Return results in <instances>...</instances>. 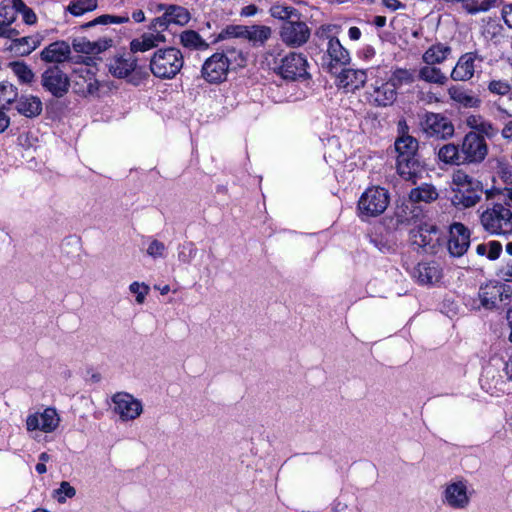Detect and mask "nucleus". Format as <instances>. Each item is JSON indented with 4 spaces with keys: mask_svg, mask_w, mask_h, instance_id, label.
I'll use <instances>...</instances> for the list:
<instances>
[{
    "mask_svg": "<svg viewBox=\"0 0 512 512\" xmlns=\"http://www.w3.org/2000/svg\"><path fill=\"white\" fill-rule=\"evenodd\" d=\"M267 66L285 80L296 81L309 77L308 61L302 53L282 54L279 47L270 48L265 54Z\"/></svg>",
    "mask_w": 512,
    "mask_h": 512,
    "instance_id": "f257e3e1",
    "label": "nucleus"
},
{
    "mask_svg": "<svg viewBox=\"0 0 512 512\" xmlns=\"http://www.w3.org/2000/svg\"><path fill=\"white\" fill-rule=\"evenodd\" d=\"M232 61L242 65L245 58L240 50L226 46L221 52H215L205 60L201 75L208 83H221L226 80Z\"/></svg>",
    "mask_w": 512,
    "mask_h": 512,
    "instance_id": "f03ea898",
    "label": "nucleus"
},
{
    "mask_svg": "<svg viewBox=\"0 0 512 512\" xmlns=\"http://www.w3.org/2000/svg\"><path fill=\"white\" fill-rule=\"evenodd\" d=\"M184 56L175 47L158 49L150 59L151 73L159 79H173L183 68Z\"/></svg>",
    "mask_w": 512,
    "mask_h": 512,
    "instance_id": "7ed1b4c3",
    "label": "nucleus"
},
{
    "mask_svg": "<svg viewBox=\"0 0 512 512\" xmlns=\"http://www.w3.org/2000/svg\"><path fill=\"white\" fill-rule=\"evenodd\" d=\"M478 213L482 228L490 235L512 233V212L503 204H494Z\"/></svg>",
    "mask_w": 512,
    "mask_h": 512,
    "instance_id": "20e7f679",
    "label": "nucleus"
},
{
    "mask_svg": "<svg viewBox=\"0 0 512 512\" xmlns=\"http://www.w3.org/2000/svg\"><path fill=\"white\" fill-rule=\"evenodd\" d=\"M389 201L390 197L386 189L379 186L369 187L358 201L359 213L365 217H376L387 209Z\"/></svg>",
    "mask_w": 512,
    "mask_h": 512,
    "instance_id": "39448f33",
    "label": "nucleus"
},
{
    "mask_svg": "<svg viewBox=\"0 0 512 512\" xmlns=\"http://www.w3.org/2000/svg\"><path fill=\"white\" fill-rule=\"evenodd\" d=\"M420 127L427 137L438 140L449 139L455 132L453 123L440 113L426 112L420 120Z\"/></svg>",
    "mask_w": 512,
    "mask_h": 512,
    "instance_id": "423d86ee",
    "label": "nucleus"
},
{
    "mask_svg": "<svg viewBox=\"0 0 512 512\" xmlns=\"http://www.w3.org/2000/svg\"><path fill=\"white\" fill-rule=\"evenodd\" d=\"M464 165H479L487 157L489 148L486 140L479 133L468 132L464 135L461 144Z\"/></svg>",
    "mask_w": 512,
    "mask_h": 512,
    "instance_id": "0eeeda50",
    "label": "nucleus"
},
{
    "mask_svg": "<svg viewBox=\"0 0 512 512\" xmlns=\"http://www.w3.org/2000/svg\"><path fill=\"white\" fill-rule=\"evenodd\" d=\"M511 289L500 283H488L479 289L480 305L485 309H499L511 301Z\"/></svg>",
    "mask_w": 512,
    "mask_h": 512,
    "instance_id": "6e6552de",
    "label": "nucleus"
},
{
    "mask_svg": "<svg viewBox=\"0 0 512 512\" xmlns=\"http://www.w3.org/2000/svg\"><path fill=\"white\" fill-rule=\"evenodd\" d=\"M111 400L114 405V413L124 422L137 419L143 412L141 400L135 398L130 393L117 392L112 396Z\"/></svg>",
    "mask_w": 512,
    "mask_h": 512,
    "instance_id": "1a4fd4ad",
    "label": "nucleus"
},
{
    "mask_svg": "<svg viewBox=\"0 0 512 512\" xmlns=\"http://www.w3.org/2000/svg\"><path fill=\"white\" fill-rule=\"evenodd\" d=\"M350 62V54L340 41L332 37L329 39L326 54L322 58V68L332 75L344 68Z\"/></svg>",
    "mask_w": 512,
    "mask_h": 512,
    "instance_id": "9d476101",
    "label": "nucleus"
},
{
    "mask_svg": "<svg viewBox=\"0 0 512 512\" xmlns=\"http://www.w3.org/2000/svg\"><path fill=\"white\" fill-rule=\"evenodd\" d=\"M42 87L56 98H62L70 88L67 74L58 66L48 67L41 75Z\"/></svg>",
    "mask_w": 512,
    "mask_h": 512,
    "instance_id": "9b49d317",
    "label": "nucleus"
},
{
    "mask_svg": "<svg viewBox=\"0 0 512 512\" xmlns=\"http://www.w3.org/2000/svg\"><path fill=\"white\" fill-rule=\"evenodd\" d=\"M279 34L284 44L292 48H298L308 42L311 31L305 22L296 18L284 22L280 28Z\"/></svg>",
    "mask_w": 512,
    "mask_h": 512,
    "instance_id": "f8f14e48",
    "label": "nucleus"
},
{
    "mask_svg": "<svg viewBox=\"0 0 512 512\" xmlns=\"http://www.w3.org/2000/svg\"><path fill=\"white\" fill-rule=\"evenodd\" d=\"M137 58L132 52L113 57L108 63L109 72L116 78H129V82L137 85Z\"/></svg>",
    "mask_w": 512,
    "mask_h": 512,
    "instance_id": "ddd939ff",
    "label": "nucleus"
},
{
    "mask_svg": "<svg viewBox=\"0 0 512 512\" xmlns=\"http://www.w3.org/2000/svg\"><path fill=\"white\" fill-rule=\"evenodd\" d=\"M60 420L57 410L47 407L42 412H35L27 416L26 429L28 431L39 430L44 433H52L58 428Z\"/></svg>",
    "mask_w": 512,
    "mask_h": 512,
    "instance_id": "4468645a",
    "label": "nucleus"
},
{
    "mask_svg": "<svg viewBox=\"0 0 512 512\" xmlns=\"http://www.w3.org/2000/svg\"><path fill=\"white\" fill-rule=\"evenodd\" d=\"M470 230L462 223L450 225L448 251L453 257L463 256L470 246Z\"/></svg>",
    "mask_w": 512,
    "mask_h": 512,
    "instance_id": "2eb2a0df",
    "label": "nucleus"
},
{
    "mask_svg": "<svg viewBox=\"0 0 512 512\" xmlns=\"http://www.w3.org/2000/svg\"><path fill=\"white\" fill-rule=\"evenodd\" d=\"M397 95V90L392 83L388 81L376 82L368 92V100L373 106L388 107L396 101Z\"/></svg>",
    "mask_w": 512,
    "mask_h": 512,
    "instance_id": "dca6fc26",
    "label": "nucleus"
},
{
    "mask_svg": "<svg viewBox=\"0 0 512 512\" xmlns=\"http://www.w3.org/2000/svg\"><path fill=\"white\" fill-rule=\"evenodd\" d=\"M476 61L482 62L483 57L475 52L465 53L458 59L451 72V78L455 81H468L475 72Z\"/></svg>",
    "mask_w": 512,
    "mask_h": 512,
    "instance_id": "f3484780",
    "label": "nucleus"
},
{
    "mask_svg": "<svg viewBox=\"0 0 512 512\" xmlns=\"http://www.w3.org/2000/svg\"><path fill=\"white\" fill-rule=\"evenodd\" d=\"M73 89L75 93L82 96L95 95L99 90V82L91 69L80 68L75 72Z\"/></svg>",
    "mask_w": 512,
    "mask_h": 512,
    "instance_id": "a211bd4d",
    "label": "nucleus"
},
{
    "mask_svg": "<svg viewBox=\"0 0 512 512\" xmlns=\"http://www.w3.org/2000/svg\"><path fill=\"white\" fill-rule=\"evenodd\" d=\"M425 170V165L418 156L397 160V172L399 176L413 184L423 178Z\"/></svg>",
    "mask_w": 512,
    "mask_h": 512,
    "instance_id": "6ab92c4d",
    "label": "nucleus"
},
{
    "mask_svg": "<svg viewBox=\"0 0 512 512\" xmlns=\"http://www.w3.org/2000/svg\"><path fill=\"white\" fill-rule=\"evenodd\" d=\"M336 76L338 85L347 91L360 89L367 81V73L362 69L343 68Z\"/></svg>",
    "mask_w": 512,
    "mask_h": 512,
    "instance_id": "aec40b11",
    "label": "nucleus"
},
{
    "mask_svg": "<svg viewBox=\"0 0 512 512\" xmlns=\"http://www.w3.org/2000/svg\"><path fill=\"white\" fill-rule=\"evenodd\" d=\"M130 19L135 23H141L145 20V14L141 9L134 10L131 16L127 13L122 15L103 14L82 25V28H90L96 25L123 24L129 22Z\"/></svg>",
    "mask_w": 512,
    "mask_h": 512,
    "instance_id": "412c9836",
    "label": "nucleus"
},
{
    "mask_svg": "<svg viewBox=\"0 0 512 512\" xmlns=\"http://www.w3.org/2000/svg\"><path fill=\"white\" fill-rule=\"evenodd\" d=\"M452 203L458 208H471L478 204L482 198V184L477 187L453 189Z\"/></svg>",
    "mask_w": 512,
    "mask_h": 512,
    "instance_id": "4be33fe9",
    "label": "nucleus"
},
{
    "mask_svg": "<svg viewBox=\"0 0 512 512\" xmlns=\"http://www.w3.org/2000/svg\"><path fill=\"white\" fill-rule=\"evenodd\" d=\"M71 54L70 45L65 41H56L49 44L40 52V58L46 63H63Z\"/></svg>",
    "mask_w": 512,
    "mask_h": 512,
    "instance_id": "5701e85b",
    "label": "nucleus"
},
{
    "mask_svg": "<svg viewBox=\"0 0 512 512\" xmlns=\"http://www.w3.org/2000/svg\"><path fill=\"white\" fill-rule=\"evenodd\" d=\"M465 123L466 126L471 129L470 132L479 133L483 140L493 139L499 133L498 128L481 115H469L466 118Z\"/></svg>",
    "mask_w": 512,
    "mask_h": 512,
    "instance_id": "b1692460",
    "label": "nucleus"
},
{
    "mask_svg": "<svg viewBox=\"0 0 512 512\" xmlns=\"http://www.w3.org/2000/svg\"><path fill=\"white\" fill-rule=\"evenodd\" d=\"M444 497L448 505L457 509H463L469 503L467 487L461 481L449 484L445 489Z\"/></svg>",
    "mask_w": 512,
    "mask_h": 512,
    "instance_id": "393cba45",
    "label": "nucleus"
},
{
    "mask_svg": "<svg viewBox=\"0 0 512 512\" xmlns=\"http://www.w3.org/2000/svg\"><path fill=\"white\" fill-rule=\"evenodd\" d=\"M15 110L27 118H34L41 114L43 109L42 101L33 95H22L17 97L14 103Z\"/></svg>",
    "mask_w": 512,
    "mask_h": 512,
    "instance_id": "a878e982",
    "label": "nucleus"
},
{
    "mask_svg": "<svg viewBox=\"0 0 512 512\" xmlns=\"http://www.w3.org/2000/svg\"><path fill=\"white\" fill-rule=\"evenodd\" d=\"M413 275L421 284H435L441 279L442 270L436 262H421L415 267Z\"/></svg>",
    "mask_w": 512,
    "mask_h": 512,
    "instance_id": "bb28decb",
    "label": "nucleus"
},
{
    "mask_svg": "<svg viewBox=\"0 0 512 512\" xmlns=\"http://www.w3.org/2000/svg\"><path fill=\"white\" fill-rule=\"evenodd\" d=\"M165 42L166 36L160 33V31H157L156 33L147 32L130 42V50L133 54L137 52H146Z\"/></svg>",
    "mask_w": 512,
    "mask_h": 512,
    "instance_id": "cd10ccee",
    "label": "nucleus"
},
{
    "mask_svg": "<svg viewBox=\"0 0 512 512\" xmlns=\"http://www.w3.org/2000/svg\"><path fill=\"white\" fill-rule=\"evenodd\" d=\"M448 95L457 104L464 108H478L481 100L471 90L460 86H452L448 89Z\"/></svg>",
    "mask_w": 512,
    "mask_h": 512,
    "instance_id": "c85d7f7f",
    "label": "nucleus"
},
{
    "mask_svg": "<svg viewBox=\"0 0 512 512\" xmlns=\"http://www.w3.org/2000/svg\"><path fill=\"white\" fill-rule=\"evenodd\" d=\"M452 49L444 43H436L430 46L422 56L427 65H436L443 63L451 54Z\"/></svg>",
    "mask_w": 512,
    "mask_h": 512,
    "instance_id": "c756f323",
    "label": "nucleus"
},
{
    "mask_svg": "<svg viewBox=\"0 0 512 512\" xmlns=\"http://www.w3.org/2000/svg\"><path fill=\"white\" fill-rule=\"evenodd\" d=\"M461 147L460 145H456L454 143H447L441 146L438 150V159L450 165H464L463 156L461 155Z\"/></svg>",
    "mask_w": 512,
    "mask_h": 512,
    "instance_id": "7c9ffc66",
    "label": "nucleus"
},
{
    "mask_svg": "<svg viewBox=\"0 0 512 512\" xmlns=\"http://www.w3.org/2000/svg\"><path fill=\"white\" fill-rule=\"evenodd\" d=\"M242 38L247 39L254 45H263L272 35L270 27L265 25L245 26Z\"/></svg>",
    "mask_w": 512,
    "mask_h": 512,
    "instance_id": "2f4dec72",
    "label": "nucleus"
},
{
    "mask_svg": "<svg viewBox=\"0 0 512 512\" xmlns=\"http://www.w3.org/2000/svg\"><path fill=\"white\" fill-rule=\"evenodd\" d=\"M395 149L398 153L397 160L417 157L418 141L410 135H403L395 141Z\"/></svg>",
    "mask_w": 512,
    "mask_h": 512,
    "instance_id": "473e14b6",
    "label": "nucleus"
},
{
    "mask_svg": "<svg viewBox=\"0 0 512 512\" xmlns=\"http://www.w3.org/2000/svg\"><path fill=\"white\" fill-rule=\"evenodd\" d=\"M179 40L181 45L189 50L205 51L210 46L198 32L190 29L182 31Z\"/></svg>",
    "mask_w": 512,
    "mask_h": 512,
    "instance_id": "72a5a7b5",
    "label": "nucleus"
},
{
    "mask_svg": "<svg viewBox=\"0 0 512 512\" xmlns=\"http://www.w3.org/2000/svg\"><path fill=\"white\" fill-rule=\"evenodd\" d=\"M438 198L436 188L431 184H422L413 188L409 193V199L413 203H431Z\"/></svg>",
    "mask_w": 512,
    "mask_h": 512,
    "instance_id": "f704fd0d",
    "label": "nucleus"
},
{
    "mask_svg": "<svg viewBox=\"0 0 512 512\" xmlns=\"http://www.w3.org/2000/svg\"><path fill=\"white\" fill-rule=\"evenodd\" d=\"M437 233V227L432 224H421L417 229L411 231L413 242L418 246L425 247L433 241L432 235Z\"/></svg>",
    "mask_w": 512,
    "mask_h": 512,
    "instance_id": "c9c22d12",
    "label": "nucleus"
},
{
    "mask_svg": "<svg viewBox=\"0 0 512 512\" xmlns=\"http://www.w3.org/2000/svg\"><path fill=\"white\" fill-rule=\"evenodd\" d=\"M39 44V40L25 36L19 39H13L9 49L18 55L25 56L34 51L39 46Z\"/></svg>",
    "mask_w": 512,
    "mask_h": 512,
    "instance_id": "e433bc0d",
    "label": "nucleus"
},
{
    "mask_svg": "<svg viewBox=\"0 0 512 512\" xmlns=\"http://www.w3.org/2000/svg\"><path fill=\"white\" fill-rule=\"evenodd\" d=\"M164 13L170 25L175 24L179 26H184L191 19L189 11L182 6L170 5L169 7H167Z\"/></svg>",
    "mask_w": 512,
    "mask_h": 512,
    "instance_id": "4c0bfd02",
    "label": "nucleus"
},
{
    "mask_svg": "<svg viewBox=\"0 0 512 512\" xmlns=\"http://www.w3.org/2000/svg\"><path fill=\"white\" fill-rule=\"evenodd\" d=\"M419 78L428 83L440 84L443 85L447 77L441 72L439 68L434 67L433 65H427L422 67L419 70Z\"/></svg>",
    "mask_w": 512,
    "mask_h": 512,
    "instance_id": "58836bf2",
    "label": "nucleus"
},
{
    "mask_svg": "<svg viewBox=\"0 0 512 512\" xmlns=\"http://www.w3.org/2000/svg\"><path fill=\"white\" fill-rule=\"evenodd\" d=\"M269 12L273 18L284 20L285 22L294 20L300 16L295 8L280 3L272 5Z\"/></svg>",
    "mask_w": 512,
    "mask_h": 512,
    "instance_id": "ea45409f",
    "label": "nucleus"
},
{
    "mask_svg": "<svg viewBox=\"0 0 512 512\" xmlns=\"http://www.w3.org/2000/svg\"><path fill=\"white\" fill-rule=\"evenodd\" d=\"M18 97L17 88L7 82L0 83V108L6 109L9 105L15 103Z\"/></svg>",
    "mask_w": 512,
    "mask_h": 512,
    "instance_id": "a19ab883",
    "label": "nucleus"
},
{
    "mask_svg": "<svg viewBox=\"0 0 512 512\" xmlns=\"http://www.w3.org/2000/svg\"><path fill=\"white\" fill-rule=\"evenodd\" d=\"M97 5L98 0H73L67 6V11L74 16H81L86 12L95 10Z\"/></svg>",
    "mask_w": 512,
    "mask_h": 512,
    "instance_id": "79ce46f5",
    "label": "nucleus"
},
{
    "mask_svg": "<svg viewBox=\"0 0 512 512\" xmlns=\"http://www.w3.org/2000/svg\"><path fill=\"white\" fill-rule=\"evenodd\" d=\"M452 183L455 186L454 189H464L467 187H477L481 182L468 175L465 171L459 169L453 173Z\"/></svg>",
    "mask_w": 512,
    "mask_h": 512,
    "instance_id": "37998d69",
    "label": "nucleus"
},
{
    "mask_svg": "<svg viewBox=\"0 0 512 512\" xmlns=\"http://www.w3.org/2000/svg\"><path fill=\"white\" fill-rule=\"evenodd\" d=\"M393 84V87L397 90L402 85L410 84L414 81L413 73L408 69L399 68L393 71L390 78L387 80Z\"/></svg>",
    "mask_w": 512,
    "mask_h": 512,
    "instance_id": "c03bdc74",
    "label": "nucleus"
},
{
    "mask_svg": "<svg viewBox=\"0 0 512 512\" xmlns=\"http://www.w3.org/2000/svg\"><path fill=\"white\" fill-rule=\"evenodd\" d=\"M244 25H227L223 28L220 33L214 38L212 44H216L220 41L230 38H242Z\"/></svg>",
    "mask_w": 512,
    "mask_h": 512,
    "instance_id": "a18cd8bd",
    "label": "nucleus"
},
{
    "mask_svg": "<svg viewBox=\"0 0 512 512\" xmlns=\"http://www.w3.org/2000/svg\"><path fill=\"white\" fill-rule=\"evenodd\" d=\"M197 248L193 242H185L178 247V260L183 264H189L195 258Z\"/></svg>",
    "mask_w": 512,
    "mask_h": 512,
    "instance_id": "49530a36",
    "label": "nucleus"
},
{
    "mask_svg": "<svg viewBox=\"0 0 512 512\" xmlns=\"http://www.w3.org/2000/svg\"><path fill=\"white\" fill-rule=\"evenodd\" d=\"M12 71L23 83H31L34 79L33 71L23 62H14L11 64Z\"/></svg>",
    "mask_w": 512,
    "mask_h": 512,
    "instance_id": "de8ad7c7",
    "label": "nucleus"
},
{
    "mask_svg": "<svg viewBox=\"0 0 512 512\" xmlns=\"http://www.w3.org/2000/svg\"><path fill=\"white\" fill-rule=\"evenodd\" d=\"M76 495V489L67 481H62L59 488L54 490L53 497L61 504L65 503L68 498Z\"/></svg>",
    "mask_w": 512,
    "mask_h": 512,
    "instance_id": "09e8293b",
    "label": "nucleus"
},
{
    "mask_svg": "<svg viewBox=\"0 0 512 512\" xmlns=\"http://www.w3.org/2000/svg\"><path fill=\"white\" fill-rule=\"evenodd\" d=\"M488 90L492 94L499 95V96H505L510 93L511 91V85L506 80H491L488 83Z\"/></svg>",
    "mask_w": 512,
    "mask_h": 512,
    "instance_id": "8fccbe9b",
    "label": "nucleus"
},
{
    "mask_svg": "<svg viewBox=\"0 0 512 512\" xmlns=\"http://www.w3.org/2000/svg\"><path fill=\"white\" fill-rule=\"evenodd\" d=\"M129 291L136 295V302L138 304H143L146 296L148 295L150 288L147 284L143 282H132L129 285Z\"/></svg>",
    "mask_w": 512,
    "mask_h": 512,
    "instance_id": "3c124183",
    "label": "nucleus"
},
{
    "mask_svg": "<svg viewBox=\"0 0 512 512\" xmlns=\"http://www.w3.org/2000/svg\"><path fill=\"white\" fill-rule=\"evenodd\" d=\"M166 246L163 242L153 239L148 245L147 254L153 259L164 258L166 256Z\"/></svg>",
    "mask_w": 512,
    "mask_h": 512,
    "instance_id": "603ef678",
    "label": "nucleus"
},
{
    "mask_svg": "<svg viewBox=\"0 0 512 512\" xmlns=\"http://www.w3.org/2000/svg\"><path fill=\"white\" fill-rule=\"evenodd\" d=\"M72 45L74 50L77 52L95 55L93 41L87 40L85 38H78L73 40Z\"/></svg>",
    "mask_w": 512,
    "mask_h": 512,
    "instance_id": "864d4df0",
    "label": "nucleus"
},
{
    "mask_svg": "<svg viewBox=\"0 0 512 512\" xmlns=\"http://www.w3.org/2000/svg\"><path fill=\"white\" fill-rule=\"evenodd\" d=\"M15 11L10 6H0V29L15 21Z\"/></svg>",
    "mask_w": 512,
    "mask_h": 512,
    "instance_id": "5fc2aeb1",
    "label": "nucleus"
},
{
    "mask_svg": "<svg viewBox=\"0 0 512 512\" xmlns=\"http://www.w3.org/2000/svg\"><path fill=\"white\" fill-rule=\"evenodd\" d=\"M167 20L168 19L165 13H163V15L160 17L154 18L149 26L151 33H156L157 31H160V33L163 34V32L170 26Z\"/></svg>",
    "mask_w": 512,
    "mask_h": 512,
    "instance_id": "6e6d98bb",
    "label": "nucleus"
},
{
    "mask_svg": "<svg viewBox=\"0 0 512 512\" xmlns=\"http://www.w3.org/2000/svg\"><path fill=\"white\" fill-rule=\"evenodd\" d=\"M113 45V40L111 38H101L96 41H93V47L95 50V55L101 52L106 51Z\"/></svg>",
    "mask_w": 512,
    "mask_h": 512,
    "instance_id": "4d7b16f0",
    "label": "nucleus"
},
{
    "mask_svg": "<svg viewBox=\"0 0 512 512\" xmlns=\"http://www.w3.org/2000/svg\"><path fill=\"white\" fill-rule=\"evenodd\" d=\"M502 251V245L497 241H491L488 243V254L487 257L491 260H495L499 257Z\"/></svg>",
    "mask_w": 512,
    "mask_h": 512,
    "instance_id": "13d9d810",
    "label": "nucleus"
},
{
    "mask_svg": "<svg viewBox=\"0 0 512 512\" xmlns=\"http://www.w3.org/2000/svg\"><path fill=\"white\" fill-rule=\"evenodd\" d=\"M19 35V32L12 28L11 25H7L0 29V37H4L7 39H10L13 42V39H18L17 36Z\"/></svg>",
    "mask_w": 512,
    "mask_h": 512,
    "instance_id": "bf43d9fd",
    "label": "nucleus"
},
{
    "mask_svg": "<svg viewBox=\"0 0 512 512\" xmlns=\"http://www.w3.org/2000/svg\"><path fill=\"white\" fill-rule=\"evenodd\" d=\"M23 20L26 24L32 25L36 23L37 17L34 11L31 8H28L24 12H22Z\"/></svg>",
    "mask_w": 512,
    "mask_h": 512,
    "instance_id": "052dcab7",
    "label": "nucleus"
},
{
    "mask_svg": "<svg viewBox=\"0 0 512 512\" xmlns=\"http://www.w3.org/2000/svg\"><path fill=\"white\" fill-rule=\"evenodd\" d=\"M503 19L506 25L512 28V4L506 5L503 8Z\"/></svg>",
    "mask_w": 512,
    "mask_h": 512,
    "instance_id": "680f3d73",
    "label": "nucleus"
},
{
    "mask_svg": "<svg viewBox=\"0 0 512 512\" xmlns=\"http://www.w3.org/2000/svg\"><path fill=\"white\" fill-rule=\"evenodd\" d=\"M500 273L505 281L512 282V262L502 266L500 269Z\"/></svg>",
    "mask_w": 512,
    "mask_h": 512,
    "instance_id": "e2e57ef3",
    "label": "nucleus"
},
{
    "mask_svg": "<svg viewBox=\"0 0 512 512\" xmlns=\"http://www.w3.org/2000/svg\"><path fill=\"white\" fill-rule=\"evenodd\" d=\"M257 11H258L257 6H255L254 4H250V5L244 6L241 9L240 15L244 16V17H251V16H254L257 13Z\"/></svg>",
    "mask_w": 512,
    "mask_h": 512,
    "instance_id": "0e129e2a",
    "label": "nucleus"
},
{
    "mask_svg": "<svg viewBox=\"0 0 512 512\" xmlns=\"http://www.w3.org/2000/svg\"><path fill=\"white\" fill-rule=\"evenodd\" d=\"M383 5L391 11L404 8V4H402L399 0H383Z\"/></svg>",
    "mask_w": 512,
    "mask_h": 512,
    "instance_id": "69168bd1",
    "label": "nucleus"
},
{
    "mask_svg": "<svg viewBox=\"0 0 512 512\" xmlns=\"http://www.w3.org/2000/svg\"><path fill=\"white\" fill-rule=\"evenodd\" d=\"M10 125V118L0 108V133H3Z\"/></svg>",
    "mask_w": 512,
    "mask_h": 512,
    "instance_id": "338daca9",
    "label": "nucleus"
},
{
    "mask_svg": "<svg viewBox=\"0 0 512 512\" xmlns=\"http://www.w3.org/2000/svg\"><path fill=\"white\" fill-rule=\"evenodd\" d=\"M503 138L512 141V121L508 122L501 131Z\"/></svg>",
    "mask_w": 512,
    "mask_h": 512,
    "instance_id": "774afa93",
    "label": "nucleus"
}]
</instances>
